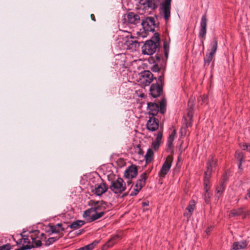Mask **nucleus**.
<instances>
[{
	"label": "nucleus",
	"mask_w": 250,
	"mask_h": 250,
	"mask_svg": "<svg viewBox=\"0 0 250 250\" xmlns=\"http://www.w3.org/2000/svg\"><path fill=\"white\" fill-rule=\"evenodd\" d=\"M160 143L156 141L152 143V146L154 149L157 150L159 148Z\"/></svg>",
	"instance_id": "obj_40"
},
{
	"label": "nucleus",
	"mask_w": 250,
	"mask_h": 250,
	"mask_svg": "<svg viewBox=\"0 0 250 250\" xmlns=\"http://www.w3.org/2000/svg\"><path fill=\"white\" fill-rule=\"evenodd\" d=\"M168 48H169L168 45L166 42H165L164 44V50H168Z\"/></svg>",
	"instance_id": "obj_44"
},
{
	"label": "nucleus",
	"mask_w": 250,
	"mask_h": 250,
	"mask_svg": "<svg viewBox=\"0 0 250 250\" xmlns=\"http://www.w3.org/2000/svg\"><path fill=\"white\" fill-rule=\"evenodd\" d=\"M185 130H186V128H181V133L182 134V133H183V131L184 130V131H185Z\"/></svg>",
	"instance_id": "obj_48"
},
{
	"label": "nucleus",
	"mask_w": 250,
	"mask_h": 250,
	"mask_svg": "<svg viewBox=\"0 0 250 250\" xmlns=\"http://www.w3.org/2000/svg\"><path fill=\"white\" fill-rule=\"evenodd\" d=\"M142 188H141V186L135 184V187L133 188V190L130 192V195H136L138 193L139 191L142 189Z\"/></svg>",
	"instance_id": "obj_31"
},
{
	"label": "nucleus",
	"mask_w": 250,
	"mask_h": 250,
	"mask_svg": "<svg viewBox=\"0 0 250 250\" xmlns=\"http://www.w3.org/2000/svg\"><path fill=\"white\" fill-rule=\"evenodd\" d=\"M140 97H142V98H143L145 97V94H141L140 95Z\"/></svg>",
	"instance_id": "obj_50"
},
{
	"label": "nucleus",
	"mask_w": 250,
	"mask_h": 250,
	"mask_svg": "<svg viewBox=\"0 0 250 250\" xmlns=\"http://www.w3.org/2000/svg\"><path fill=\"white\" fill-rule=\"evenodd\" d=\"M165 51V56L166 58H167L168 57V50H164Z\"/></svg>",
	"instance_id": "obj_47"
},
{
	"label": "nucleus",
	"mask_w": 250,
	"mask_h": 250,
	"mask_svg": "<svg viewBox=\"0 0 250 250\" xmlns=\"http://www.w3.org/2000/svg\"><path fill=\"white\" fill-rule=\"evenodd\" d=\"M139 16L134 12H129L124 16V23L126 24H136L140 22Z\"/></svg>",
	"instance_id": "obj_11"
},
{
	"label": "nucleus",
	"mask_w": 250,
	"mask_h": 250,
	"mask_svg": "<svg viewBox=\"0 0 250 250\" xmlns=\"http://www.w3.org/2000/svg\"><path fill=\"white\" fill-rule=\"evenodd\" d=\"M166 101L163 99L159 105L158 104L154 103H148L147 104V110L149 115L152 117L156 116L159 112L164 114L166 111Z\"/></svg>",
	"instance_id": "obj_4"
},
{
	"label": "nucleus",
	"mask_w": 250,
	"mask_h": 250,
	"mask_svg": "<svg viewBox=\"0 0 250 250\" xmlns=\"http://www.w3.org/2000/svg\"><path fill=\"white\" fill-rule=\"evenodd\" d=\"M248 244L246 240L233 243L232 249L233 250H239L245 249Z\"/></svg>",
	"instance_id": "obj_23"
},
{
	"label": "nucleus",
	"mask_w": 250,
	"mask_h": 250,
	"mask_svg": "<svg viewBox=\"0 0 250 250\" xmlns=\"http://www.w3.org/2000/svg\"><path fill=\"white\" fill-rule=\"evenodd\" d=\"M224 187L223 184H221L219 187L216 188V196L219 198L221 194L223 192Z\"/></svg>",
	"instance_id": "obj_34"
},
{
	"label": "nucleus",
	"mask_w": 250,
	"mask_h": 250,
	"mask_svg": "<svg viewBox=\"0 0 250 250\" xmlns=\"http://www.w3.org/2000/svg\"><path fill=\"white\" fill-rule=\"evenodd\" d=\"M171 0H164L161 5V10L165 20L167 21L170 17Z\"/></svg>",
	"instance_id": "obj_12"
},
{
	"label": "nucleus",
	"mask_w": 250,
	"mask_h": 250,
	"mask_svg": "<svg viewBox=\"0 0 250 250\" xmlns=\"http://www.w3.org/2000/svg\"><path fill=\"white\" fill-rule=\"evenodd\" d=\"M123 48L124 49L135 51L139 48V44L136 38L131 35L125 37L122 40Z\"/></svg>",
	"instance_id": "obj_6"
},
{
	"label": "nucleus",
	"mask_w": 250,
	"mask_h": 250,
	"mask_svg": "<svg viewBox=\"0 0 250 250\" xmlns=\"http://www.w3.org/2000/svg\"><path fill=\"white\" fill-rule=\"evenodd\" d=\"M249 212H246L244 211L243 208H239L238 209H234L231 210L229 213V218L242 216L243 218H245L249 215Z\"/></svg>",
	"instance_id": "obj_19"
},
{
	"label": "nucleus",
	"mask_w": 250,
	"mask_h": 250,
	"mask_svg": "<svg viewBox=\"0 0 250 250\" xmlns=\"http://www.w3.org/2000/svg\"><path fill=\"white\" fill-rule=\"evenodd\" d=\"M10 249L11 247L9 244H6L0 247V250H10Z\"/></svg>",
	"instance_id": "obj_36"
},
{
	"label": "nucleus",
	"mask_w": 250,
	"mask_h": 250,
	"mask_svg": "<svg viewBox=\"0 0 250 250\" xmlns=\"http://www.w3.org/2000/svg\"><path fill=\"white\" fill-rule=\"evenodd\" d=\"M188 116L189 117L190 121L189 123H187L186 124V127H188V126H191L192 125V118L191 116H190V112H188Z\"/></svg>",
	"instance_id": "obj_38"
},
{
	"label": "nucleus",
	"mask_w": 250,
	"mask_h": 250,
	"mask_svg": "<svg viewBox=\"0 0 250 250\" xmlns=\"http://www.w3.org/2000/svg\"><path fill=\"white\" fill-rule=\"evenodd\" d=\"M150 40L146 42L142 47V53L145 55H151L154 54L160 45V38L158 34H155Z\"/></svg>",
	"instance_id": "obj_3"
},
{
	"label": "nucleus",
	"mask_w": 250,
	"mask_h": 250,
	"mask_svg": "<svg viewBox=\"0 0 250 250\" xmlns=\"http://www.w3.org/2000/svg\"><path fill=\"white\" fill-rule=\"evenodd\" d=\"M125 188V183L121 178H118L112 181L110 186V190L116 194L122 193Z\"/></svg>",
	"instance_id": "obj_8"
},
{
	"label": "nucleus",
	"mask_w": 250,
	"mask_h": 250,
	"mask_svg": "<svg viewBox=\"0 0 250 250\" xmlns=\"http://www.w3.org/2000/svg\"><path fill=\"white\" fill-rule=\"evenodd\" d=\"M249 198H250V188L247 190V193L245 198L247 200Z\"/></svg>",
	"instance_id": "obj_42"
},
{
	"label": "nucleus",
	"mask_w": 250,
	"mask_h": 250,
	"mask_svg": "<svg viewBox=\"0 0 250 250\" xmlns=\"http://www.w3.org/2000/svg\"><path fill=\"white\" fill-rule=\"evenodd\" d=\"M151 70L154 72H157L159 70V68L157 65H154L151 68Z\"/></svg>",
	"instance_id": "obj_41"
},
{
	"label": "nucleus",
	"mask_w": 250,
	"mask_h": 250,
	"mask_svg": "<svg viewBox=\"0 0 250 250\" xmlns=\"http://www.w3.org/2000/svg\"><path fill=\"white\" fill-rule=\"evenodd\" d=\"M195 207V202L194 200L189 202L188 205L186 208V211L184 213V215L188 219L191 216Z\"/></svg>",
	"instance_id": "obj_21"
},
{
	"label": "nucleus",
	"mask_w": 250,
	"mask_h": 250,
	"mask_svg": "<svg viewBox=\"0 0 250 250\" xmlns=\"http://www.w3.org/2000/svg\"><path fill=\"white\" fill-rule=\"evenodd\" d=\"M153 75L149 71H144L141 73L139 83L142 86L148 85L153 79Z\"/></svg>",
	"instance_id": "obj_9"
},
{
	"label": "nucleus",
	"mask_w": 250,
	"mask_h": 250,
	"mask_svg": "<svg viewBox=\"0 0 250 250\" xmlns=\"http://www.w3.org/2000/svg\"><path fill=\"white\" fill-rule=\"evenodd\" d=\"M98 243V241H95L86 246L83 247V250H92Z\"/></svg>",
	"instance_id": "obj_30"
},
{
	"label": "nucleus",
	"mask_w": 250,
	"mask_h": 250,
	"mask_svg": "<svg viewBox=\"0 0 250 250\" xmlns=\"http://www.w3.org/2000/svg\"><path fill=\"white\" fill-rule=\"evenodd\" d=\"M120 238L119 235H114L103 246V250H106L112 247Z\"/></svg>",
	"instance_id": "obj_20"
},
{
	"label": "nucleus",
	"mask_w": 250,
	"mask_h": 250,
	"mask_svg": "<svg viewBox=\"0 0 250 250\" xmlns=\"http://www.w3.org/2000/svg\"><path fill=\"white\" fill-rule=\"evenodd\" d=\"M147 178L146 173V172L143 173L140 177L139 179L137 181L136 183V185L141 186V188H143L145 184Z\"/></svg>",
	"instance_id": "obj_28"
},
{
	"label": "nucleus",
	"mask_w": 250,
	"mask_h": 250,
	"mask_svg": "<svg viewBox=\"0 0 250 250\" xmlns=\"http://www.w3.org/2000/svg\"><path fill=\"white\" fill-rule=\"evenodd\" d=\"M137 174V168L134 165H131L128 167L125 172L124 176L127 179H132L136 177Z\"/></svg>",
	"instance_id": "obj_18"
},
{
	"label": "nucleus",
	"mask_w": 250,
	"mask_h": 250,
	"mask_svg": "<svg viewBox=\"0 0 250 250\" xmlns=\"http://www.w3.org/2000/svg\"><path fill=\"white\" fill-rule=\"evenodd\" d=\"M163 86L158 83L152 84L150 87V94L153 98L160 96L163 91Z\"/></svg>",
	"instance_id": "obj_14"
},
{
	"label": "nucleus",
	"mask_w": 250,
	"mask_h": 250,
	"mask_svg": "<svg viewBox=\"0 0 250 250\" xmlns=\"http://www.w3.org/2000/svg\"><path fill=\"white\" fill-rule=\"evenodd\" d=\"M207 18L206 15H203L200 22V29L199 33V37L205 38L207 33Z\"/></svg>",
	"instance_id": "obj_16"
},
{
	"label": "nucleus",
	"mask_w": 250,
	"mask_h": 250,
	"mask_svg": "<svg viewBox=\"0 0 250 250\" xmlns=\"http://www.w3.org/2000/svg\"><path fill=\"white\" fill-rule=\"evenodd\" d=\"M176 134V131L175 130H173L169 135L167 145V151H170L171 150L173 147V142L175 138Z\"/></svg>",
	"instance_id": "obj_22"
},
{
	"label": "nucleus",
	"mask_w": 250,
	"mask_h": 250,
	"mask_svg": "<svg viewBox=\"0 0 250 250\" xmlns=\"http://www.w3.org/2000/svg\"><path fill=\"white\" fill-rule=\"evenodd\" d=\"M90 17H91V19L92 21H96L95 17V16L94 14H91Z\"/></svg>",
	"instance_id": "obj_45"
},
{
	"label": "nucleus",
	"mask_w": 250,
	"mask_h": 250,
	"mask_svg": "<svg viewBox=\"0 0 250 250\" xmlns=\"http://www.w3.org/2000/svg\"><path fill=\"white\" fill-rule=\"evenodd\" d=\"M218 46L217 40L214 39L211 43V50L207 53L204 58L205 63H209L215 54Z\"/></svg>",
	"instance_id": "obj_13"
},
{
	"label": "nucleus",
	"mask_w": 250,
	"mask_h": 250,
	"mask_svg": "<svg viewBox=\"0 0 250 250\" xmlns=\"http://www.w3.org/2000/svg\"><path fill=\"white\" fill-rule=\"evenodd\" d=\"M158 80L160 83V85H162L163 86V84L164 83V77L163 74L158 77Z\"/></svg>",
	"instance_id": "obj_39"
},
{
	"label": "nucleus",
	"mask_w": 250,
	"mask_h": 250,
	"mask_svg": "<svg viewBox=\"0 0 250 250\" xmlns=\"http://www.w3.org/2000/svg\"><path fill=\"white\" fill-rule=\"evenodd\" d=\"M133 149L134 150V152L136 154H138L139 155H143L144 152L143 149L141 148L140 145H138L136 146H134Z\"/></svg>",
	"instance_id": "obj_32"
},
{
	"label": "nucleus",
	"mask_w": 250,
	"mask_h": 250,
	"mask_svg": "<svg viewBox=\"0 0 250 250\" xmlns=\"http://www.w3.org/2000/svg\"><path fill=\"white\" fill-rule=\"evenodd\" d=\"M45 234L43 233H41L38 230H34L30 233L29 235L22 236L21 239V242L22 243V246L15 250H26L31 249L36 247H39L42 245L41 239H45Z\"/></svg>",
	"instance_id": "obj_2"
},
{
	"label": "nucleus",
	"mask_w": 250,
	"mask_h": 250,
	"mask_svg": "<svg viewBox=\"0 0 250 250\" xmlns=\"http://www.w3.org/2000/svg\"><path fill=\"white\" fill-rule=\"evenodd\" d=\"M127 183H128V185H129L130 184H131V180H128L127 181Z\"/></svg>",
	"instance_id": "obj_49"
},
{
	"label": "nucleus",
	"mask_w": 250,
	"mask_h": 250,
	"mask_svg": "<svg viewBox=\"0 0 250 250\" xmlns=\"http://www.w3.org/2000/svg\"><path fill=\"white\" fill-rule=\"evenodd\" d=\"M209 230H206V232H207V233H208V232H209Z\"/></svg>",
	"instance_id": "obj_51"
},
{
	"label": "nucleus",
	"mask_w": 250,
	"mask_h": 250,
	"mask_svg": "<svg viewBox=\"0 0 250 250\" xmlns=\"http://www.w3.org/2000/svg\"><path fill=\"white\" fill-rule=\"evenodd\" d=\"M107 204L103 201L97 202L93 207L84 211L83 217L89 222L101 218L108 210Z\"/></svg>",
	"instance_id": "obj_1"
},
{
	"label": "nucleus",
	"mask_w": 250,
	"mask_h": 250,
	"mask_svg": "<svg viewBox=\"0 0 250 250\" xmlns=\"http://www.w3.org/2000/svg\"><path fill=\"white\" fill-rule=\"evenodd\" d=\"M139 4L143 5L145 8L149 7L155 9L157 5L152 0H139Z\"/></svg>",
	"instance_id": "obj_24"
},
{
	"label": "nucleus",
	"mask_w": 250,
	"mask_h": 250,
	"mask_svg": "<svg viewBox=\"0 0 250 250\" xmlns=\"http://www.w3.org/2000/svg\"><path fill=\"white\" fill-rule=\"evenodd\" d=\"M162 135H162V133L161 132H159L157 134V137H156V142L160 143V142L161 141V139L162 138Z\"/></svg>",
	"instance_id": "obj_37"
},
{
	"label": "nucleus",
	"mask_w": 250,
	"mask_h": 250,
	"mask_svg": "<svg viewBox=\"0 0 250 250\" xmlns=\"http://www.w3.org/2000/svg\"><path fill=\"white\" fill-rule=\"evenodd\" d=\"M217 161L214 159L212 156H210L208 158L207 166V170L205 172L204 177V186L205 189L206 190V193L205 196L207 195L208 192V183L209 182V179L210 177L211 172L216 166Z\"/></svg>",
	"instance_id": "obj_5"
},
{
	"label": "nucleus",
	"mask_w": 250,
	"mask_h": 250,
	"mask_svg": "<svg viewBox=\"0 0 250 250\" xmlns=\"http://www.w3.org/2000/svg\"><path fill=\"white\" fill-rule=\"evenodd\" d=\"M208 96L207 95H203L201 97V99L202 101V103H205L207 99Z\"/></svg>",
	"instance_id": "obj_43"
},
{
	"label": "nucleus",
	"mask_w": 250,
	"mask_h": 250,
	"mask_svg": "<svg viewBox=\"0 0 250 250\" xmlns=\"http://www.w3.org/2000/svg\"><path fill=\"white\" fill-rule=\"evenodd\" d=\"M235 157L239 161L238 167L239 168H241L242 161L243 160V153L239 150H237L235 152Z\"/></svg>",
	"instance_id": "obj_29"
},
{
	"label": "nucleus",
	"mask_w": 250,
	"mask_h": 250,
	"mask_svg": "<svg viewBox=\"0 0 250 250\" xmlns=\"http://www.w3.org/2000/svg\"><path fill=\"white\" fill-rule=\"evenodd\" d=\"M50 230L52 233H57L64 231V228L62 227L61 223H59L55 225L50 226Z\"/></svg>",
	"instance_id": "obj_25"
},
{
	"label": "nucleus",
	"mask_w": 250,
	"mask_h": 250,
	"mask_svg": "<svg viewBox=\"0 0 250 250\" xmlns=\"http://www.w3.org/2000/svg\"><path fill=\"white\" fill-rule=\"evenodd\" d=\"M143 206H148V202H144L142 203Z\"/></svg>",
	"instance_id": "obj_46"
},
{
	"label": "nucleus",
	"mask_w": 250,
	"mask_h": 250,
	"mask_svg": "<svg viewBox=\"0 0 250 250\" xmlns=\"http://www.w3.org/2000/svg\"><path fill=\"white\" fill-rule=\"evenodd\" d=\"M141 24L145 31L144 34L141 35L140 32H137L139 36L145 37L146 36V32H153L155 30V21L152 17H146L142 21Z\"/></svg>",
	"instance_id": "obj_7"
},
{
	"label": "nucleus",
	"mask_w": 250,
	"mask_h": 250,
	"mask_svg": "<svg viewBox=\"0 0 250 250\" xmlns=\"http://www.w3.org/2000/svg\"><path fill=\"white\" fill-rule=\"evenodd\" d=\"M58 239H59V238H58L57 237H50L46 241L45 245H47V246L50 245L51 244H52L54 242H55L56 241H57Z\"/></svg>",
	"instance_id": "obj_35"
},
{
	"label": "nucleus",
	"mask_w": 250,
	"mask_h": 250,
	"mask_svg": "<svg viewBox=\"0 0 250 250\" xmlns=\"http://www.w3.org/2000/svg\"><path fill=\"white\" fill-rule=\"evenodd\" d=\"M159 127L158 120L154 117H150L146 124L147 129L151 131L158 129Z\"/></svg>",
	"instance_id": "obj_17"
},
{
	"label": "nucleus",
	"mask_w": 250,
	"mask_h": 250,
	"mask_svg": "<svg viewBox=\"0 0 250 250\" xmlns=\"http://www.w3.org/2000/svg\"><path fill=\"white\" fill-rule=\"evenodd\" d=\"M173 162V157L171 155L167 156L166 161L159 172V176L161 178H164L169 171Z\"/></svg>",
	"instance_id": "obj_10"
},
{
	"label": "nucleus",
	"mask_w": 250,
	"mask_h": 250,
	"mask_svg": "<svg viewBox=\"0 0 250 250\" xmlns=\"http://www.w3.org/2000/svg\"><path fill=\"white\" fill-rule=\"evenodd\" d=\"M85 224V222L83 220H77L72 222L70 225L69 227L71 229H76L80 228Z\"/></svg>",
	"instance_id": "obj_26"
},
{
	"label": "nucleus",
	"mask_w": 250,
	"mask_h": 250,
	"mask_svg": "<svg viewBox=\"0 0 250 250\" xmlns=\"http://www.w3.org/2000/svg\"><path fill=\"white\" fill-rule=\"evenodd\" d=\"M145 160L146 163H150L154 158V152L151 148H149L146 154Z\"/></svg>",
	"instance_id": "obj_27"
},
{
	"label": "nucleus",
	"mask_w": 250,
	"mask_h": 250,
	"mask_svg": "<svg viewBox=\"0 0 250 250\" xmlns=\"http://www.w3.org/2000/svg\"><path fill=\"white\" fill-rule=\"evenodd\" d=\"M107 189V186L105 183H102L96 185L94 189L92 190V192L97 196H100L104 193Z\"/></svg>",
	"instance_id": "obj_15"
},
{
	"label": "nucleus",
	"mask_w": 250,
	"mask_h": 250,
	"mask_svg": "<svg viewBox=\"0 0 250 250\" xmlns=\"http://www.w3.org/2000/svg\"><path fill=\"white\" fill-rule=\"evenodd\" d=\"M240 147L243 150H246L250 153V144L246 143L240 144Z\"/></svg>",
	"instance_id": "obj_33"
}]
</instances>
